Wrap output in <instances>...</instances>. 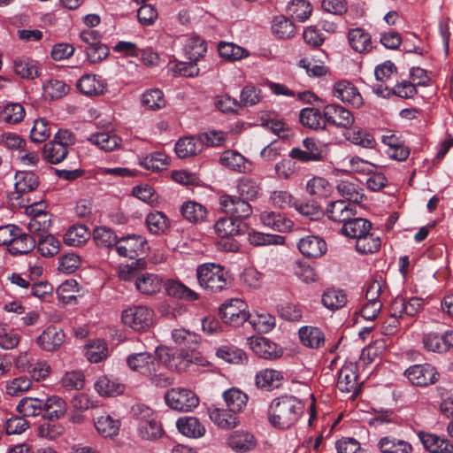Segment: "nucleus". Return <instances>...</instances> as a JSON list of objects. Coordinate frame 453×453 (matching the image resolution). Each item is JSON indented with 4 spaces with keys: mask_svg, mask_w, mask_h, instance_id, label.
<instances>
[{
    "mask_svg": "<svg viewBox=\"0 0 453 453\" xmlns=\"http://www.w3.org/2000/svg\"><path fill=\"white\" fill-rule=\"evenodd\" d=\"M303 405L294 395H285L273 399L269 405L268 418L279 429L291 427L300 418Z\"/></svg>",
    "mask_w": 453,
    "mask_h": 453,
    "instance_id": "obj_1",
    "label": "nucleus"
},
{
    "mask_svg": "<svg viewBox=\"0 0 453 453\" xmlns=\"http://www.w3.org/2000/svg\"><path fill=\"white\" fill-rule=\"evenodd\" d=\"M127 365L133 372L147 378L152 386L165 388L173 383L172 379L160 371V363L150 352H140L129 355Z\"/></svg>",
    "mask_w": 453,
    "mask_h": 453,
    "instance_id": "obj_2",
    "label": "nucleus"
},
{
    "mask_svg": "<svg viewBox=\"0 0 453 453\" xmlns=\"http://www.w3.org/2000/svg\"><path fill=\"white\" fill-rule=\"evenodd\" d=\"M199 285L211 293L221 292L231 285L229 273L220 265L206 263L196 269Z\"/></svg>",
    "mask_w": 453,
    "mask_h": 453,
    "instance_id": "obj_3",
    "label": "nucleus"
},
{
    "mask_svg": "<svg viewBox=\"0 0 453 453\" xmlns=\"http://www.w3.org/2000/svg\"><path fill=\"white\" fill-rule=\"evenodd\" d=\"M74 135L68 130H59L51 142L44 144L43 158L50 164L61 163L68 154V147L74 143Z\"/></svg>",
    "mask_w": 453,
    "mask_h": 453,
    "instance_id": "obj_4",
    "label": "nucleus"
},
{
    "mask_svg": "<svg viewBox=\"0 0 453 453\" xmlns=\"http://www.w3.org/2000/svg\"><path fill=\"white\" fill-rule=\"evenodd\" d=\"M165 400L171 409L183 412L191 411L199 404L198 396L184 388H173L167 390Z\"/></svg>",
    "mask_w": 453,
    "mask_h": 453,
    "instance_id": "obj_5",
    "label": "nucleus"
},
{
    "mask_svg": "<svg viewBox=\"0 0 453 453\" xmlns=\"http://www.w3.org/2000/svg\"><path fill=\"white\" fill-rule=\"evenodd\" d=\"M154 311L146 306H133L121 315L123 323L135 331H146L153 325Z\"/></svg>",
    "mask_w": 453,
    "mask_h": 453,
    "instance_id": "obj_6",
    "label": "nucleus"
},
{
    "mask_svg": "<svg viewBox=\"0 0 453 453\" xmlns=\"http://www.w3.org/2000/svg\"><path fill=\"white\" fill-rule=\"evenodd\" d=\"M223 320L233 326H242L250 318L248 305L239 298H233L224 303L220 308Z\"/></svg>",
    "mask_w": 453,
    "mask_h": 453,
    "instance_id": "obj_7",
    "label": "nucleus"
},
{
    "mask_svg": "<svg viewBox=\"0 0 453 453\" xmlns=\"http://www.w3.org/2000/svg\"><path fill=\"white\" fill-rule=\"evenodd\" d=\"M220 209L234 219H247L252 214V207L242 196L223 194L219 198Z\"/></svg>",
    "mask_w": 453,
    "mask_h": 453,
    "instance_id": "obj_8",
    "label": "nucleus"
},
{
    "mask_svg": "<svg viewBox=\"0 0 453 453\" xmlns=\"http://www.w3.org/2000/svg\"><path fill=\"white\" fill-rule=\"evenodd\" d=\"M220 209L234 219H247L252 214V207L242 196L223 194L219 198Z\"/></svg>",
    "mask_w": 453,
    "mask_h": 453,
    "instance_id": "obj_9",
    "label": "nucleus"
},
{
    "mask_svg": "<svg viewBox=\"0 0 453 453\" xmlns=\"http://www.w3.org/2000/svg\"><path fill=\"white\" fill-rule=\"evenodd\" d=\"M395 65L391 61H386L379 65L374 71L377 84L372 86V91L378 96L389 98L395 95V86H388L387 82L391 79L394 73Z\"/></svg>",
    "mask_w": 453,
    "mask_h": 453,
    "instance_id": "obj_10",
    "label": "nucleus"
},
{
    "mask_svg": "<svg viewBox=\"0 0 453 453\" xmlns=\"http://www.w3.org/2000/svg\"><path fill=\"white\" fill-rule=\"evenodd\" d=\"M404 376L411 384L425 387L437 380L438 372L429 364L415 365L405 370Z\"/></svg>",
    "mask_w": 453,
    "mask_h": 453,
    "instance_id": "obj_11",
    "label": "nucleus"
},
{
    "mask_svg": "<svg viewBox=\"0 0 453 453\" xmlns=\"http://www.w3.org/2000/svg\"><path fill=\"white\" fill-rule=\"evenodd\" d=\"M326 126L332 125L337 128L348 130L355 122L353 114L338 104L325 106Z\"/></svg>",
    "mask_w": 453,
    "mask_h": 453,
    "instance_id": "obj_12",
    "label": "nucleus"
},
{
    "mask_svg": "<svg viewBox=\"0 0 453 453\" xmlns=\"http://www.w3.org/2000/svg\"><path fill=\"white\" fill-rule=\"evenodd\" d=\"M146 241L141 235H127L117 241L116 250L124 257L134 259L144 252Z\"/></svg>",
    "mask_w": 453,
    "mask_h": 453,
    "instance_id": "obj_13",
    "label": "nucleus"
},
{
    "mask_svg": "<svg viewBox=\"0 0 453 453\" xmlns=\"http://www.w3.org/2000/svg\"><path fill=\"white\" fill-rule=\"evenodd\" d=\"M226 443L235 452L247 453L256 449L257 441L250 432L236 430L229 434Z\"/></svg>",
    "mask_w": 453,
    "mask_h": 453,
    "instance_id": "obj_14",
    "label": "nucleus"
},
{
    "mask_svg": "<svg viewBox=\"0 0 453 453\" xmlns=\"http://www.w3.org/2000/svg\"><path fill=\"white\" fill-rule=\"evenodd\" d=\"M333 95L343 103L359 108L363 105V97L357 88L347 81H341L334 85Z\"/></svg>",
    "mask_w": 453,
    "mask_h": 453,
    "instance_id": "obj_15",
    "label": "nucleus"
},
{
    "mask_svg": "<svg viewBox=\"0 0 453 453\" xmlns=\"http://www.w3.org/2000/svg\"><path fill=\"white\" fill-rule=\"evenodd\" d=\"M249 344L256 355L265 359H276L282 355L281 349L265 337H250Z\"/></svg>",
    "mask_w": 453,
    "mask_h": 453,
    "instance_id": "obj_16",
    "label": "nucleus"
},
{
    "mask_svg": "<svg viewBox=\"0 0 453 453\" xmlns=\"http://www.w3.org/2000/svg\"><path fill=\"white\" fill-rule=\"evenodd\" d=\"M326 212L331 220L342 223V225L357 214L355 205L345 200H336L329 203Z\"/></svg>",
    "mask_w": 453,
    "mask_h": 453,
    "instance_id": "obj_17",
    "label": "nucleus"
},
{
    "mask_svg": "<svg viewBox=\"0 0 453 453\" xmlns=\"http://www.w3.org/2000/svg\"><path fill=\"white\" fill-rule=\"evenodd\" d=\"M65 338L62 329L50 326L36 338V343L42 350L55 351L64 343Z\"/></svg>",
    "mask_w": 453,
    "mask_h": 453,
    "instance_id": "obj_18",
    "label": "nucleus"
},
{
    "mask_svg": "<svg viewBox=\"0 0 453 453\" xmlns=\"http://www.w3.org/2000/svg\"><path fill=\"white\" fill-rule=\"evenodd\" d=\"M219 163L221 165L240 173H249L252 169L251 163L241 153L233 150H225L219 157Z\"/></svg>",
    "mask_w": 453,
    "mask_h": 453,
    "instance_id": "obj_19",
    "label": "nucleus"
},
{
    "mask_svg": "<svg viewBox=\"0 0 453 453\" xmlns=\"http://www.w3.org/2000/svg\"><path fill=\"white\" fill-rule=\"evenodd\" d=\"M15 180V192L10 195V200H19L22 194L34 191L39 185L38 177L33 172H19Z\"/></svg>",
    "mask_w": 453,
    "mask_h": 453,
    "instance_id": "obj_20",
    "label": "nucleus"
},
{
    "mask_svg": "<svg viewBox=\"0 0 453 453\" xmlns=\"http://www.w3.org/2000/svg\"><path fill=\"white\" fill-rule=\"evenodd\" d=\"M237 412H232L229 409H223L215 406L208 408L210 419L221 429H233L236 427L240 421L236 415Z\"/></svg>",
    "mask_w": 453,
    "mask_h": 453,
    "instance_id": "obj_21",
    "label": "nucleus"
},
{
    "mask_svg": "<svg viewBox=\"0 0 453 453\" xmlns=\"http://www.w3.org/2000/svg\"><path fill=\"white\" fill-rule=\"evenodd\" d=\"M297 247L303 256L312 258L320 257L326 253L327 249L326 242L315 235H308L302 238Z\"/></svg>",
    "mask_w": 453,
    "mask_h": 453,
    "instance_id": "obj_22",
    "label": "nucleus"
},
{
    "mask_svg": "<svg viewBox=\"0 0 453 453\" xmlns=\"http://www.w3.org/2000/svg\"><path fill=\"white\" fill-rule=\"evenodd\" d=\"M299 119L301 124L309 129L319 131L326 130L325 109L323 112L315 107H306L300 111Z\"/></svg>",
    "mask_w": 453,
    "mask_h": 453,
    "instance_id": "obj_23",
    "label": "nucleus"
},
{
    "mask_svg": "<svg viewBox=\"0 0 453 453\" xmlns=\"http://www.w3.org/2000/svg\"><path fill=\"white\" fill-rule=\"evenodd\" d=\"M298 335L301 343L310 349H319L326 342L325 334L316 326H303L299 328Z\"/></svg>",
    "mask_w": 453,
    "mask_h": 453,
    "instance_id": "obj_24",
    "label": "nucleus"
},
{
    "mask_svg": "<svg viewBox=\"0 0 453 453\" xmlns=\"http://www.w3.org/2000/svg\"><path fill=\"white\" fill-rule=\"evenodd\" d=\"M163 278L151 273H141L136 277L135 288L143 295H154L158 293L163 287Z\"/></svg>",
    "mask_w": 453,
    "mask_h": 453,
    "instance_id": "obj_25",
    "label": "nucleus"
},
{
    "mask_svg": "<svg viewBox=\"0 0 453 453\" xmlns=\"http://www.w3.org/2000/svg\"><path fill=\"white\" fill-rule=\"evenodd\" d=\"M424 448L430 453H452L453 445L449 440L434 434L421 432L418 434Z\"/></svg>",
    "mask_w": 453,
    "mask_h": 453,
    "instance_id": "obj_26",
    "label": "nucleus"
},
{
    "mask_svg": "<svg viewBox=\"0 0 453 453\" xmlns=\"http://www.w3.org/2000/svg\"><path fill=\"white\" fill-rule=\"evenodd\" d=\"M77 87L86 96H99L104 94L106 83L98 75L84 74L78 81Z\"/></svg>",
    "mask_w": 453,
    "mask_h": 453,
    "instance_id": "obj_27",
    "label": "nucleus"
},
{
    "mask_svg": "<svg viewBox=\"0 0 453 453\" xmlns=\"http://www.w3.org/2000/svg\"><path fill=\"white\" fill-rule=\"evenodd\" d=\"M160 367L162 364L170 370L178 372H183L188 368L189 360L181 357L180 354L173 352L169 349L161 348L157 352Z\"/></svg>",
    "mask_w": 453,
    "mask_h": 453,
    "instance_id": "obj_28",
    "label": "nucleus"
},
{
    "mask_svg": "<svg viewBox=\"0 0 453 453\" xmlns=\"http://www.w3.org/2000/svg\"><path fill=\"white\" fill-rule=\"evenodd\" d=\"M261 126L272 131L280 137H288V127L284 119L274 111H261L259 113Z\"/></svg>",
    "mask_w": 453,
    "mask_h": 453,
    "instance_id": "obj_29",
    "label": "nucleus"
},
{
    "mask_svg": "<svg viewBox=\"0 0 453 453\" xmlns=\"http://www.w3.org/2000/svg\"><path fill=\"white\" fill-rule=\"evenodd\" d=\"M260 220L265 226L278 232H287L292 229L294 223L286 216L274 211H264Z\"/></svg>",
    "mask_w": 453,
    "mask_h": 453,
    "instance_id": "obj_30",
    "label": "nucleus"
},
{
    "mask_svg": "<svg viewBox=\"0 0 453 453\" xmlns=\"http://www.w3.org/2000/svg\"><path fill=\"white\" fill-rule=\"evenodd\" d=\"M27 354L24 353L18 357L16 365L19 368L27 371L33 379L39 381L49 376L51 369L46 361H38L35 364L26 365Z\"/></svg>",
    "mask_w": 453,
    "mask_h": 453,
    "instance_id": "obj_31",
    "label": "nucleus"
},
{
    "mask_svg": "<svg viewBox=\"0 0 453 453\" xmlns=\"http://www.w3.org/2000/svg\"><path fill=\"white\" fill-rule=\"evenodd\" d=\"M337 388L342 392L353 393V395L358 393L357 375L352 365H345L340 370Z\"/></svg>",
    "mask_w": 453,
    "mask_h": 453,
    "instance_id": "obj_32",
    "label": "nucleus"
},
{
    "mask_svg": "<svg viewBox=\"0 0 453 453\" xmlns=\"http://www.w3.org/2000/svg\"><path fill=\"white\" fill-rule=\"evenodd\" d=\"M180 434L190 438H200L205 434L204 426L196 417H182L176 422Z\"/></svg>",
    "mask_w": 453,
    "mask_h": 453,
    "instance_id": "obj_33",
    "label": "nucleus"
},
{
    "mask_svg": "<svg viewBox=\"0 0 453 453\" xmlns=\"http://www.w3.org/2000/svg\"><path fill=\"white\" fill-rule=\"evenodd\" d=\"M283 378L282 372L275 369L265 368L257 373L255 383L259 388L271 390L278 388Z\"/></svg>",
    "mask_w": 453,
    "mask_h": 453,
    "instance_id": "obj_34",
    "label": "nucleus"
},
{
    "mask_svg": "<svg viewBox=\"0 0 453 453\" xmlns=\"http://www.w3.org/2000/svg\"><path fill=\"white\" fill-rule=\"evenodd\" d=\"M372 229V224L365 219L355 216L345 222L342 227V233L347 237L357 240Z\"/></svg>",
    "mask_w": 453,
    "mask_h": 453,
    "instance_id": "obj_35",
    "label": "nucleus"
},
{
    "mask_svg": "<svg viewBox=\"0 0 453 453\" xmlns=\"http://www.w3.org/2000/svg\"><path fill=\"white\" fill-rule=\"evenodd\" d=\"M348 39L349 45L357 52L365 53L372 48L371 35L363 28L350 29L348 33Z\"/></svg>",
    "mask_w": 453,
    "mask_h": 453,
    "instance_id": "obj_36",
    "label": "nucleus"
},
{
    "mask_svg": "<svg viewBox=\"0 0 453 453\" xmlns=\"http://www.w3.org/2000/svg\"><path fill=\"white\" fill-rule=\"evenodd\" d=\"M94 423L96 431L105 438L116 436L120 427L119 420L105 412L97 416Z\"/></svg>",
    "mask_w": 453,
    "mask_h": 453,
    "instance_id": "obj_37",
    "label": "nucleus"
},
{
    "mask_svg": "<svg viewBox=\"0 0 453 453\" xmlns=\"http://www.w3.org/2000/svg\"><path fill=\"white\" fill-rule=\"evenodd\" d=\"M237 191L240 196L255 200L262 196L261 182L250 177H242L238 180Z\"/></svg>",
    "mask_w": 453,
    "mask_h": 453,
    "instance_id": "obj_38",
    "label": "nucleus"
},
{
    "mask_svg": "<svg viewBox=\"0 0 453 453\" xmlns=\"http://www.w3.org/2000/svg\"><path fill=\"white\" fill-rule=\"evenodd\" d=\"M202 150V142L198 136L181 138L175 144V152L180 158L196 156Z\"/></svg>",
    "mask_w": 453,
    "mask_h": 453,
    "instance_id": "obj_39",
    "label": "nucleus"
},
{
    "mask_svg": "<svg viewBox=\"0 0 453 453\" xmlns=\"http://www.w3.org/2000/svg\"><path fill=\"white\" fill-rule=\"evenodd\" d=\"M184 219L191 223H201L205 220L208 211L204 205L195 201L185 202L180 208Z\"/></svg>",
    "mask_w": 453,
    "mask_h": 453,
    "instance_id": "obj_40",
    "label": "nucleus"
},
{
    "mask_svg": "<svg viewBox=\"0 0 453 453\" xmlns=\"http://www.w3.org/2000/svg\"><path fill=\"white\" fill-rule=\"evenodd\" d=\"M84 355L90 363H99L109 355L107 344L103 340L89 341L84 349Z\"/></svg>",
    "mask_w": 453,
    "mask_h": 453,
    "instance_id": "obj_41",
    "label": "nucleus"
},
{
    "mask_svg": "<svg viewBox=\"0 0 453 453\" xmlns=\"http://www.w3.org/2000/svg\"><path fill=\"white\" fill-rule=\"evenodd\" d=\"M241 220L233 217L220 218L214 224V230L219 238H226L241 233Z\"/></svg>",
    "mask_w": 453,
    "mask_h": 453,
    "instance_id": "obj_42",
    "label": "nucleus"
},
{
    "mask_svg": "<svg viewBox=\"0 0 453 453\" xmlns=\"http://www.w3.org/2000/svg\"><path fill=\"white\" fill-rule=\"evenodd\" d=\"M218 50L221 58L231 62L239 61L250 56L248 50L233 42H220Z\"/></svg>",
    "mask_w": 453,
    "mask_h": 453,
    "instance_id": "obj_43",
    "label": "nucleus"
},
{
    "mask_svg": "<svg viewBox=\"0 0 453 453\" xmlns=\"http://www.w3.org/2000/svg\"><path fill=\"white\" fill-rule=\"evenodd\" d=\"M88 141L105 151H112L121 143V139L118 135L105 132L93 134Z\"/></svg>",
    "mask_w": 453,
    "mask_h": 453,
    "instance_id": "obj_44",
    "label": "nucleus"
},
{
    "mask_svg": "<svg viewBox=\"0 0 453 453\" xmlns=\"http://www.w3.org/2000/svg\"><path fill=\"white\" fill-rule=\"evenodd\" d=\"M338 193L346 200L354 203L363 201L364 194L358 184L349 180H340L336 186Z\"/></svg>",
    "mask_w": 453,
    "mask_h": 453,
    "instance_id": "obj_45",
    "label": "nucleus"
},
{
    "mask_svg": "<svg viewBox=\"0 0 453 453\" xmlns=\"http://www.w3.org/2000/svg\"><path fill=\"white\" fill-rule=\"evenodd\" d=\"M43 411L47 412V417L50 419H58L65 415L67 403L63 398L51 395L43 401Z\"/></svg>",
    "mask_w": 453,
    "mask_h": 453,
    "instance_id": "obj_46",
    "label": "nucleus"
},
{
    "mask_svg": "<svg viewBox=\"0 0 453 453\" xmlns=\"http://www.w3.org/2000/svg\"><path fill=\"white\" fill-rule=\"evenodd\" d=\"M124 385L107 376L100 377L95 383V389L103 396H116L124 392Z\"/></svg>",
    "mask_w": 453,
    "mask_h": 453,
    "instance_id": "obj_47",
    "label": "nucleus"
},
{
    "mask_svg": "<svg viewBox=\"0 0 453 453\" xmlns=\"http://www.w3.org/2000/svg\"><path fill=\"white\" fill-rule=\"evenodd\" d=\"M14 71L21 78L33 80L39 75V65L34 59L20 58L14 61Z\"/></svg>",
    "mask_w": 453,
    "mask_h": 453,
    "instance_id": "obj_48",
    "label": "nucleus"
},
{
    "mask_svg": "<svg viewBox=\"0 0 453 453\" xmlns=\"http://www.w3.org/2000/svg\"><path fill=\"white\" fill-rule=\"evenodd\" d=\"M223 396L227 408L232 412L238 413L242 411L247 404V395L237 388H233L226 390L223 394Z\"/></svg>",
    "mask_w": 453,
    "mask_h": 453,
    "instance_id": "obj_49",
    "label": "nucleus"
},
{
    "mask_svg": "<svg viewBox=\"0 0 453 453\" xmlns=\"http://www.w3.org/2000/svg\"><path fill=\"white\" fill-rule=\"evenodd\" d=\"M35 240L27 234H20L15 236L12 244L8 248L9 252L12 255H23L32 251L35 247Z\"/></svg>",
    "mask_w": 453,
    "mask_h": 453,
    "instance_id": "obj_50",
    "label": "nucleus"
},
{
    "mask_svg": "<svg viewBox=\"0 0 453 453\" xmlns=\"http://www.w3.org/2000/svg\"><path fill=\"white\" fill-rule=\"evenodd\" d=\"M306 191L317 198H326L331 195L333 187L325 178L313 177L307 181Z\"/></svg>",
    "mask_w": 453,
    "mask_h": 453,
    "instance_id": "obj_51",
    "label": "nucleus"
},
{
    "mask_svg": "<svg viewBox=\"0 0 453 453\" xmlns=\"http://www.w3.org/2000/svg\"><path fill=\"white\" fill-rule=\"evenodd\" d=\"M345 137L353 144L364 148L372 149L376 144L373 135L366 129L361 127H355L352 131H348V133L345 134Z\"/></svg>",
    "mask_w": 453,
    "mask_h": 453,
    "instance_id": "obj_52",
    "label": "nucleus"
},
{
    "mask_svg": "<svg viewBox=\"0 0 453 453\" xmlns=\"http://www.w3.org/2000/svg\"><path fill=\"white\" fill-rule=\"evenodd\" d=\"M90 234L83 225H76L69 228L64 236L65 244L79 247L89 239Z\"/></svg>",
    "mask_w": 453,
    "mask_h": 453,
    "instance_id": "obj_53",
    "label": "nucleus"
},
{
    "mask_svg": "<svg viewBox=\"0 0 453 453\" xmlns=\"http://www.w3.org/2000/svg\"><path fill=\"white\" fill-rule=\"evenodd\" d=\"M322 303L329 310L342 308L347 303V295L343 290L329 288L322 296Z\"/></svg>",
    "mask_w": 453,
    "mask_h": 453,
    "instance_id": "obj_54",
    "label": "nucleus"
},
{
    "mask_svg": "<svg viewBox=\"0 0 453 453\" xmlns=\"http://www.w3.org/2000/svg\"><path fill=\"white\" fill-rule=\"evenodd\" d=\"M273 34L280 39H288L296 34V28L293 22L284 17H275L272 25Z\"/></svg>",
    "mask_w": 453,
    "mask_h": 453,
    "instance_id": "obj_55",
    "label": "nucleus"
},
{
    "mask_svg": "<svg viewBox=\"0 0 453 453\" xmlns=\"http://www.w3.org/2000/svg\"><path fill=\"white\" fill-rule=\"evenodd\" d=\"M217 357L230 364H243L248 357L245 352L232 345H225L217 349Z\"/></svg>",
    "mask_w": 453,
    "mask_h": 453,
    "instance_id": "obj_56",
    "label": "nucleus"
},
{
    "mask_svg": "<svg viewBox=\"0 0 453 453\" xmlns=\"http://www.w3.org/2000/svg\"><path fill=\"white\" fill-rule=\"evenodd\" d=\"M288 12L293 19L299 22H304L311 15L312 7L308 1L292 0L288 4Z\"/></svg>",
    "mask_w": 453,
    "mask_h": 453,
    "instance_id": "obj_57",
    "label": "nucleus"
},
{
    "mask_svg": "<svg viewBox=\"0 0 453 453\" xmlns=\"http://www.w3.org/2000/svg\"><path fill=\"white\" fill-rule=\"evenodd\" d=\"M17 411L26 417H35L43 411V400L34 397H24L17 405Z\"/></svg>",
    "mask_w": 453,
    "mask_h": 453,
    "instance_id": "obj_58",
    "label": "nucleus"
},
{
    "mask_svg": "<svg viewBox=\"0 0 453 453\" xmlns=\"http://www.w3.org/2000/svg\"><path fill=\"white\" fill-rule=\"evenodd\" d=\"M24 107L18 103L7 104L0 112L1 119L7 124H17L25 117Z\"/></svg>",
    "mask_w": 453,
    "mask_h": 453,
    "instance_id": "obj_59",
    "label": "nucleus"
},
{
    "mask_svg": "<svg viewBox=\"0 0 453 453\" xmlns=\"http://www.w3.org/2000/svg\"><path fill=\"white\" fill-rule=\"evenodd\" d=\"M145 423L138 425V434L143 440L152 441L160 438L163 435V428L157 418L149 419Z\"/></svg>",
    "mask_w": 453,
    "mask_h": 453,
    "instance_id": "obj_60",
    "label": "nucleus"
},
{
    "mask_svg": "<svg viewBox=\"0 0 453 453\" xmlns=\"http://www.w3.org/2000/svg\"><path fill=\"white\" fill-rule=\"evenodd\" d=\"M184 51L190 61H197L206 52L205 42L198 36H192L187 40Z\"/></svg>",
    "mask_w": 453,
    "mask_h": 453,
    "instance_id": "obj_61",
    "label": "nucleus"
},
{
    "mask_svg": "<svg viewBox=\"0 0 453 453\" xmlns=\"http://www.w3.org/2000/svg\"><path fill=\"white\" fill-rule=\"evenodd\" d=\"M142 104L149 110H159L165 105L163 92L158 88L146 90L142 96Z\"/></svg>",
    "mask_w": 453,
    "mask_h": 453,
    "instance_id": "obj_62",
    "label": "nucleus"
},
{
    "mask_svg": "<svg viewBox=\"0 0 453 453\" xmlns=\"http://www.w3.org/2000/svg\"><path fill=\"white\" fill-rule=\"evenodd\" d=\"M167 165V157L161 152H154L140 159L141 166L153 172L162 171L166 168Z\"/></svg>",
    "mask_w": 453,
    "mask_h": 453,
    "instance_id": "obj_63",
    "label": "nucleus"
},
{
    "mask_svg": "<svg viewBox=\"0 0 453 453\" xmlns=\"http://www.w3.org/2000/svg\"><path fill=\"white\" fill-rule=\"evenodd\" d=\"M146 224L150 233L163 234L169 226L166 216L161 211H154L147 215Z\"/></svg>",
    "mask_w": 453,
    "mask_h": 453,
    "instance_id": "obj_64",
    "label": "nucleus"
}]
</instances>
